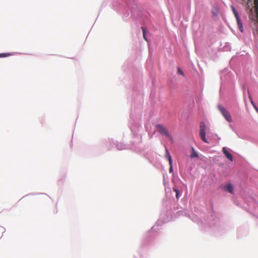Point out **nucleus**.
<instances>
[{"mask_svg":"<svg viewBox=\"0 0 258 258\" xmlns=\"http://www.w3.org/2000/svg\"><path fill=\"white\" fill-rule=\"evenodd\" d=\"M218 108L228 122H232V119L230 113L225 107H223L221 105H218Z\"/></svg>","mask_w":258,"mask_h":258,"instance_id":"obj_1","label":"nucleus"},{"mask_svg":"<svg viewBox=\"0 0 258 258\" xmlns=\"http://www.w3.org/2000/svg\"><path fill=\"white\" fill-rule=\"evenodd\" d=\"M156 127L157 131L160 134L168 137L170 140L172 139V136L169 134L168 131L165 127L160 124H158L156 125Z\"/></svg>","mask_w":258,"mask_h":258,"instance_id":"obj_3","label":"nucleus"},{"mask_svg":"<svg viewBox=\"0 0 258 258\" xmlns=\"http://www.w3.org/2000/svg\"><path fill=\"white\" fill-rule=\"evenodd\" d=\"M173 190L176 192V194L177 193V192H179L178 190L176 188H173Z\"/></svg>","mask_w":258,"mask_h":258,"instance_id":"obj_15","label":"nucleus"},{"mask_svg":"<svg viewBox=\"0 0 258 258\" xmlns=\"http://www.w3.org/2000/svg\"><path fill=\"white\" fill-rule=\"evenodd\" d=\"M141 29H142V31H143V37H144V39L146 41H147V38H146V30H145V29L144 27H141Z\"/></svg>","mask_w":258,"mask_h":258,"instance_id":"obj_9","label":"nucleus"},{"mask_svg":"<svg viewBox=\"0 0 258 258\" xmlns=\"http://www.w3.org/2000/svg\"><path fill=\"white\" fill-rule=\"evenodd\" d=\"M11 55V54L9 53H0V57H8Z\"/></svg>","mask_w":258,"mask_h":258,"instance_id":"obj_10","label":"nucleus"},{"mask_svg":"<svg viewBox=\"0 0 258 258\" xmlns=\"http://www.w3.org/2000/svg\"><path fill=\"white\" fill-rule=\"evenodd\" d=\"M255 110H256V111L258 112V108H257L256 107H254Z\"/></svg>","mask_w":258,"mask_h":258,"instance_id":"obj_16","label":"nucleus"},{"mask_svg":"<svg viewBox=\"0 0 258 258\" xmlns=\"http://www.w3.org/2000/svg\"><path fill=\"white\" fill-rule=\"evenodd\" d=\"M222 151L225 155V156L226 157V158L229 160L231 161H233V158L232 155L228 151V150L226 149V147H223L222 149Z\"/></svg>","mask_w":258,"mask_h":258,"instance_id":"obj_5","label":"nucleus"},{"mask_svg":"<svg viewBox=\"0 0 258 258\" xmlns=\"http://www.w3.org/2000/svg\"><path fill=\"white\" fill-rule=\"evenodd\" d=\"M224 189L227 190L230 194H233L234 192V187L230 183H228L225 186Z\"/></svg>","mask_w":258,"mask_h":258,"instance_id":"obj_7","label":"nucleus"},{"mask_svg":"<svg viewBox=\"0 0 258 258\" xmlns=\"http://www.w3.org/2000/svg\"><path fill=\"white\" fill-rule=\"evenodd\" d=\"M200 136L202 141L205 143H208V141L206 138V125L203 121L200 122Z\"/></svg>","mask_w":258,"mask_h":258,"instance_id":"obj_4","label":"nucleus"},{"mask_svg":"<svg viewBox=\"0 0 258 258\" xmlns=\"http://www.w3.org/2000/svg\"><path fill=\"white\" fill-rule=\"evenodd\" d=\"M231 10L233 13V14H234L235 18L236 19L237 24L238 28L240 30V31L242 32L243 31V27L242 22L240 20V19L239 18V14L233 6H232V5L231 6Z\"/></svg>","mask_w":258,"mask_h":258,"instance_id":"obj_2","label":"nucleus"},{"mask_svg":"<svg viewBox=\"0 0 258 258\" xmlns=\"http://www.w3.org/2000/svg\"><path fill=\"white\" fill-rule=\"evenodd\" d=\"M192 153L190 156L191 158H195L198 157L199 155L194 148L191 149Z\"/></svg>","mask_w":258,"mask_h":258,"instance_id":"obj_8","label":"nucleus"},{"mask_svg":"<svg viewBox=\"0 0 258 258\" xmlns=\"http://www.w3.org/2000/svg\"><path fill=\"white\" fill-rule=\"evenodd\" d=\"M179 192H177V193L176 194V197L177 199L179 198Z\"/></svg>","mask_w":258,"mask_h":258,"instance_id":"obj_14","label":"nucleus"},{"mask_svg":"<svg viewBox=\"0 0 258 258\" xmlns=\"http://www.w3.org/2000/svg\"><path fill=\"white\" fill-rule=\"evenodd\" d=\"M177 72H178V73L179 74H180V75H181L182 76H184L183 72H182V71L179 68H178Z\"/></svg>","mask_w":258,"mask_h":258,"instance_id":"obj_12","label":"nucleus"},{"mask_svg":"<svg viewBox=\"0 0 258 258\" xmlns=\"http://www.w3.org/2000/svg\"><path fill=\"white\" fill-rule=\"evenodd\" d=\"M166 155L168 157V159L169 163L170 164L169 172L170 173H172L173 172L172 158H171V156L170 155V154L168 152V151L167 149H166Z\"/></svg>","mask_w":258,"mask_h":258,"instance_id":"obj_6","label":"nucleus"},{"mask_svg":"<svg viewBox=\"0 0 258 258\" xmlns=\"http://www.w3.org/2000/svg\"><path fill=\"white\" fill-rule=\"evenodd\" d=\"M254 4L256 8H258V0H254Z\"/></svg>","mask_w":258,"mask_h":258,"instance_id":"obj_13","label":"nucleus"},{"mask_svg":"<svg viewBox=\"0 0 258 258\" xmlns=\"http://www.w3.org/2000/svg\"><path fill=\"white\" fill-rule=\"evenodd\" d=\"M248 97H249V100L250 101V102H251V104L253 105V106L254 107H256V105L254 104V102H253V100L252 99V98L251 97V96L250 95H249Z\"/></svg>","mask_w":258,"mask_h":258,"instance_id":"obj_11","label":"nucleus"}]
</instances>
